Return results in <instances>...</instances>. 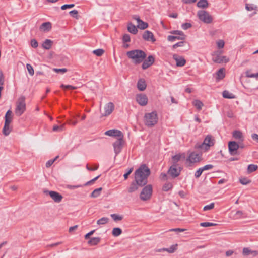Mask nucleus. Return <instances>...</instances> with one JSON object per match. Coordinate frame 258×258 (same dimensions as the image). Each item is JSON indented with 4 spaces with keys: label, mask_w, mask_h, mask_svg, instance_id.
Returning a JSON list of instances; mask_svg holds the SVG:
<instances>
[{
    "label": "nucleus",
    "mask_w": 258,
    "mask_h": 258,
    "mask_svg": "<svg viewBox=\"0 0 258 258\" xmlns=\"http://www.w3.org/2000/svg\"><path fill=\"white\" fill-rule=\"evenodd\" d=\"M150 173V169L146 165L143 164L135 172V181L140 187H143L147 184Z\"/></svg>",
    "instance_id": "f257e3e1"
},
{
    "label": "nucleus",
    "mask_w": 258,
    "mask_h": 258,
    "mask_svg": "<svg viewBox=\"0 0 258 258\" xmlns=\"http://www.w3.org/2000/svg\"><path fill=\"white\" fill-rule=\"evenodd\" d=\"M126 55L129 59L132 60L133 63L137 65L142 62L146 58L147 55L146 53L140 49H135L127 51Z\"/></svg>",
    "instance_id": "f03ea898"
},
{
    "label": "nucleus",
    "mask_w": 258,
    "mask_h": 258,
    "mask_svg": "<svg viewBox=\"0 0 258 258\" xmlns=\"http://www.w3.org/2000/svg\"><path fill=\"white\" fill-rule=\"evenodd\" d=\"M215 143V140L211 135H207L203 143H197L195 148L201 149L204 151L208 150L210 147L213 146Z\"/></svg>",
    "instance_id": "7ed1b4c3"
},
{
    "label": "nucleus",
    "mask_w": 258,
    "mask_h": 258,
    "mask_svg": "<svg viewBox=\"0 0 258 258\" xmlns=\"http://www.w3.org/2000/svg\"><path fill=\"white\" fill-rule=\"evenodd\" d=\"M158 115L156 111L147 113L144 117L145 124L148 127H153L158 122Z\"/></svg>",
    "instance_id": "20e7f679"
},
{
    "label": "nucleus",
    "mask_w": 258,
    "mask_h": 258,
    "mask_svg": "<svg viewBox=\"0 0 258 258\" xmlns=\"http://www.w3.org/2000/svg\"><path fill=\"white\" fill-rule=\"evenodd\" d=\"M26 110L25 97L20 96L17 102L15 109V114L18 116H20Z\"/></svg>",
    "instance_id": "39448f33"
},
{
    "label": "nucleus",
    "mask_w": 258,
    "mask_h": 258,
    "mask_svg": "<svg viewBox=\"0 0 258 258\" xmlns=\"http://www.w3.org/2000/svg\"><path fill=\"white\" fill-rule=\"evenodd\" d=\"M197 16L200 20L206 24H210L213 21V18L209 13L205 10H200L197 12Z\"/></svg>",
    "instance_id": "423d86ee"
},
{
    "label": "nucleus",
    "mask_w": 258,
    "mask_h": 258,
    "mask_svg": "<svg viewBox=\"0 0 258 258\" xmlns=\"http://www.w3.org/2000/svg\"><path fill=\"white\" fill-rule=\"evenodd\" d=\"M152 186L150 184L145 186L140 195V199L143 201H147L150 199L152 194Z\"/></svg>",
    "instance_id": "0eeeda50"
},
{
    "label": "nucleus",
    "mask_w": 258,
    "mask_h": 258,
    "mask_svg": "<svg viewBox=\"0 0 258 258\" xmlns=\"http://www.w3.org/2000/svg\"><path fill=\"white\" fill-rule=\"evenodd\" d=\"M222 51H215L212 54V60L217 63H221L222 62H228L229 60V58L226 56H221Z\"/></svg>",
    "instance_id": "6e6552de"
},
{
    "label": "nucleus",
    "mask_w": 258,
    "mask_h": 258,
    "mask_svg": "<svg viewBox=\"0 0 258 258\" xmlns=\"http://www.w3.org/2000/svg\"><path fill=\"white\" fill-rule=\"evenodd\" d=\"M180 167L177 164H173L168 171V173L172 177L175 178L178 176L180 173Z\"/></svg>",
    "instance_id": "1a4fd4ad"
},
{
    "label": "nucleus",
    "mask_w": 258,
    "mask_h": 258,
    "mask_svg": "<svg viewBox=\"0 0 258 258\" xmlns=\"http://www.w3.org/2000/svg\"><path fill=\"white\" fill-rule=\"evenodd\" d=\"M238 149L239 146L238 143L235 141H230L228 142V150L231 155L234 156L239 154Z\"/></svg>",
    "instance_id": "9d476101"
},
{
    "label": "nucleus",
    "mask_w": 258,
    "mask_h": 258,
    "mask_svg": "<svg viewBox=\"0 0 258 258\" xmlns=\"http://www.w3.org/2000/svg\"><path fill=\"white\" fill-rule=\"evenodd\" d=\"M124 144L123 138L117 139L116 141L113 143L114 151L116 155H117L121 151Z\"/></svg>",
    "instance_id": "9b49d317"
},
{
    "label": "nucleus",
    "mask_w": 258,
    "mask_h": 258,
    "mask_svg": "<svg viewBox=\"0 0 258 258\" xmlns=\"http://www.w3.org/2000/svg\"><path fill=\"white\" fill-rule=\"evenodd\" d=\"M201 156V154L192 152L186 159V161L189 162L190 164L199 162L202 159Z\"/></svg>",
    "instance_id": "f8f14e48"
},
{
    "label": "nucleus",
    "mask_w": 258,
    "mask_h": 258,
    "mask_svg": "<svg viewBox=\"0 0 258 258\" xmlns=\"http://www.w3.org/2000/svg\"><path fill=\"white\" fill-rule=\"evenodd\" d=\"M44 193L46 195H48L53 199V200L56 203H59L61 201L63 197L59 193L54 191H44Z\"/></svg>",
    "instance_id": "ddd939ff"
},
{
    "label": "nucleus",
    "mask_w": 258,
    "mask_h": 258,
    "mask_svg": "<svg viewBox=\"0 0 258 258\" xmlns=\"http://www.w3.org/2000/svg\"><path fill=\"white\" fill-rule=\"evenodd\" d=\"M105 135L110 137H114L117 139L123 138L124 136L122 133L118 130H110L105 132Z\"/></svg>",
    "instance_id": "4468645a"
},
{
    "label": "nucleus",
    "mask_w": 258,
    "mask_h": 258,
    "mask_svg": "<svg viewBox=\"0 0 258 258\" xmlns=\"http://www.w3.org/2000/svg\"><path fill=\"white\" fill-rule=\"evenodd\" d=\"M104 112L102 113V116H107L109 115L114 109V105L112 102H109L104 106Z\"/></svg>",
    "instance_id": "2eb2a0df"
},
{
    "label": "nucleus",
    "mask_w": 258,
    "mask_h": 258,
    "mask_svg": "<svg viewBox=\"0 0 258 258\" xmlns=\"http://www.w3.org/2000/svg\"><path fill=\"white\" fill-rule=\"evenodd\" d=\"M136 99L137 102L142 106H145L148 103L147 96L144 94H139L136 95Z\"/></svg>",
    "instance_id": "dca6fc26"
},
{
    "label": "nucleus",
    "mask_w": 258,
    "mask_h": 258,
    "mask_svg": "<svg viewBox=\"0 0 258 258\" xmlns=\"http://www.w3.org/2000/svg\"><path fill=\"white\" fill-rule=\"evenodd\" d=\"M155 61V58L152 55L149 56L147 59H145L143 61L142 68L143 70H146L152 66Z\"/></svg>",
    "instance_id": "f3484780"
},
{
    "label": "nucleus",
    "mask_w": 258,
    "mask_h": 258,
    "mask_svg": "<svg viewBox=\"0 0 258 258\" xmlns=\"http://www.w3.org/2000/svg\"><path fill=\"white\" fill-rule=\"evenodd\" d=\"M173 58L176 61V66L178 67H183L186 63L185 59L182 56L178 54H174L173 55Z\"/></svg>",
    "instance_id": "a211bd4d"
},
{
    "label": "nucleus",
    "mask_w": 258,
    "mask_h": 258,
    "mask_svg": "<svg viewBox=\"0 0 258 258\" xmlns=\"http://www.w3.org/2000/svg\"><path fill=\"white\" fill-rule=\"evenodd\" d=\"M143 38L146 41H151L153 42L156 41L153 33L148 30L144 32L143 35Z\"/></svg>",
    "instance_id": "6ab92c4d"
},
{
    "label": "nucleus",
    "mask_w": 258,
    "mask_h": 258,
    "mask_svg": "<svg viewBox=\"0 0 258 258\" xmlns=\"http://www.w3.org/2000/svg\"><path fill=\"white\" fill-rule=\"evenodd\" d=\"M232 136L234 139L238 140L239 141L243 142L244 141L243 136L242 132L240 131L236 130L233 131Z\"/></svg>",
    "instance_id": "aec40b11"
},
{
    "label": "nucleus",
    "mask_w": 258,
    "mask_h": 258,
    "mask_svg": "<svg viewBox=\"0 0 258 258\" xmlns=\"http://www.w3.org/2000/svg\"><path fill=\"white\" fill-rule=\"evenodd\" d=\"M147 87L145 80L143 79H140L137 82V88L141 91H144Z\"/></svg>",
    "instance_id": "412c9836"
},
{
    "label": "nucleus",
    "mask_w": 258,
    "mask_h": 258,
    "mask_svg": "<svg viewBox=\"0 0 258 258\" xmlns=\"http://www.w3.org/2000/svg\"><path fill=\"white\" fill-rule=\"evenodd\" d=\"M51 23L49 22H44L41 24L39 29L44 32L49 31L51 29Z\"/></svg>",
    "instance_id": "4be33fe9"
},
{
    "label": "nucleus",
    "mask_w": 258,
    "mask_h": 258,
    "mask_svg": "<svg viewBox=\"0 0 258 258\" xmlns=\"http://www.w3.org/2000/svg\"><path fill=\"white\" fill-rule=\"evenodd\" d=\"M185 158V154H177L172 157L173 164H177V162L181 160H184Z\"/></svg>",
    "instance_id": "5701e85b"
},
{
    "label": "nucleus",
    "mask_w": 258,
    "mask_h": 258,
    "mask_svg": "<svg viewBox=\"0 0 258 258\" xmlns=\"http://www.w3.org/2000/svg\"><path fill=\"white\" fill-rule=\"evenodd\" d=\"M139 187H140L139 185L135 181H134L130 184V187L128 188V192L129 193L135 192L138 189Z\"/></svg>",
    "instance_id": "b1692460"
},
{
    "label": "nucleus",
    "mask_w": 258,
    "mask_h": 258,
    "mask_svg": "<svg viewBox=\"0 0 258 258\" xmlns=\"http://www.w3.org/2000/svg\"><path fill=\"white\" fill-rule=\"evenodd\" d=\"M53 41L50 39H46L43 43L42 47L46 50L50 49L52 45Z\"/></svg>",
    "instance_id": "393cba45"
},
{
    "label": "nucleus",
    "mask_w": 258,
    "mask_h": 258,
    "mask_svg": "<svg viewBox=\"0 0 258 258\" xmlns=\"http://www.w3.org/2000/svg\"><path fill=\"white\" fill-rule=\"evenodd\" d=\"M209 4L207 0H200L197 4L198 8L205 9L208 7Z\"/></svg>",
    "instance_id": "a878e982"
},
{
    "label": "nucleus",
    "mask_w": 258,
    "mask_h": 258,
    "mask_svg": "<svg viewBox=\"0 0 258 258\" xmlns=\"http://www.w3.org/2000/svg\"><path fill=\"white\" fill-rule=\"evenodd\" d=\"M127 30L130 33L133 34H136L138 32V29L132 23L128 24Z\"/></svg>",
    "instance_id": "bb28decb"
},
{
    "label": "nucleus",
    "mask_w": 258,
    "mask_h": 258,
    "mask_svg": "<svg viewBox=\"0 0 258 258\" xmlns=\"http://www.w3.org/2000/svg\"><path fill=\"white\" fill-rule=\"evenodd\" d=\"M100 237H93L91 238L88 241V244L90 245H96L98 244L100 241Z\"/></svg>",
    "instance_id": "cd10ccee"
},
{
    "label": "nucleus",
    "mask_w": 258,
    "mask_h": 258,
    "mask_svg": "<svg viewBox=\"0 0 258 258\" xmlns=\"http://www.w3.org/2000/svg\"><path fill=\"white\" fill-rule=\"evenodd\" d=\"M223 97L225 98L234 99L235 98V96L232 93L229 92L228 91L225 90L222 93Z\"/></svg>",
    "instance_id": "c85d7f7f"
},
{
    "label": "nucleus",
    "mask_w": 258,
    "mask_h": 258,
    "mask_svg": "<svg viewBox=\"0 0 258 258\" xmlns=\"http://www.w3.org/2000/svg\"><path fill=\"white\" fill-rule=\"evenodd\" d=\"M184 37L183 36H173V35H169L167 37V40L169 41L173 42L176 40H184Z\"/></svg>",
    "instance_id": "c756f323"
},
{
    "label": "nucleus",
    "mask_w": 258,
    "mask_h": 258,
    "mask_svg": "<svg viewBox=\"0 0 258 258\" xmlns=\"http://www.w3.org/2000/svg\"><path fill=\"white\" fill-rule=\"evenodd\" d=\"M102 190V187H100L97 189H95L91 193L90 197L92 198H96L98 197L101 193V191Z\"/></svg>",
    "instance_id": "7c9ffc66"
},
{
    "label": "nucleus",
    "mask_w": 258,
    "mask_h": 258,
    "mask_svg": "<svg viewBox=\"0 0 258 258\" xmlns=\"http://www.w3.org/2000/svg\"><path fill=\"white\" fill-rule=\"evenodd\" d=\"M177 244L172 245L169 248H163L162 250L167 251L170 253H172L177 249Z\"/></svg>",
    "instance_id": "2f4dec72"
},
{
    "label": "nucleus",
    "mask_w": 258,
    "mask_h": 258,
    "mask_svg": "<svg viewBox=\"0 0 258 258\" xmlns=\"http://www.w3.org/2000/svg\"><path fill=\"white\" fill-rule=\"evenodd\" d=\"M122 233V230L120 228H114L112 231V234L115 236L117 237Z\"/></svg>",
    "instance_id": "473e14b6"
},
{
    "label": "nucleus",
    "mask_w": 258,
    "mask_h": 258,
    "mask_svg": "<svg viewBox=\"0 0 258 258\" xmlns=\"http://www.w3.org/2000/svg\"><path fill=\"white\" fill-rule=\"evenodd\" d=\"M194 105L198 109L201 110L203 106V103L199 100H195L193 101Z\"/></svg>",
    "instance_id": "72a5a7b5"
},
{
    "label": "nucleus",
    "mask_w": 258,
    "mask_h": 258,
    "mask_svg": "<svg viewBox=\"0 0 258 258\" xmlns=\"http://www.w3.org/2000/svg\"><path fill=\"white\" fill-rule=\"evenodd\" d=\"M258 168V166L254 164H250L248 165L247 168V172L248 173H251L255 171H256Z\"/></svg>",
    "instance_id": "f704fd0d"
},
{
    "label": "nucleus",
    "mask_w": 258,
    "mask_h": 258,
    "mask_svg": "<svg viewBox=\"0 0 258 258\" xmlns=\"http://www.w3.org/2000/svg\"><path fill=\"white\" fill-rule=\"evenodd\" d=\"M11 131V129L9 125H4V126L3 129V133L5 136H8L10 134Z\"/></svg>",
    "instance_id": "c9c22d12"
},
{
    "label": "nucleus",
    "mask_w": 258,
    "mask_h": 258,
    "mask_svg": "<svg viewBox=\"0 0 258 258\" xmlns=\"http://www.w3.org/2000/svg\"><path fill=\"white\" fill-rule=\"evenodd\" d=\"M109 221V219L107 217H102L97 221L98 225H104L107 223Z\"/></svg>",
    "instance_id": "e433bc0d"
},
{
    "label": "nucleus",
    "mask_w": 258,
    "mask_h": 258,
    "mask_svg": "<svg viewBox=\"0 0 258 258\" xmlns=\"http://www.w3.org/2000/svg\"><path fill=\"white\" fill-rule=\"evenodd\" d=\"M148 26V23L143 22V21H140V22L138 23V27L141 29H145Z\"/></svg>",
    "instance_id": "4c0bfd02"
},
{
    "label": "nucleus",
    "mask_w": 258,
    "mask_h": 258,
    "mask_svg": "<svg viewBox=\"0 0 258 258\" xmlns=\"http://www.w3.org/2000/svg\"><path fill=\"white\" fill-rule=\"evenodd\" d=\"M224 69L223 68L220 69L217 72V75L219 79H223L225 77Z\"/></svg>",
    "instance_id": "58836bf2"
},
{
    "label": "nucleus",
    "mask_w": 258,
    "mask_h": 258,
    "mask_svg": "<svg viewBox=\"0 0 258 258\" xmlns=\"http://www.w3.org/2000/svg\"><path fill=\"white\" fill-rule=\"evenodd\" d=\"M239 182L242 185H247L251 182V180L246 177H241L239 179Z\"/></svg>",
    "instance_id": "ea45409f"
},
{
    "label": "nucleus",
    "mask_w": 258,
    "mask_h": 258,
    "mask_svg": "<svg viewBox=\"0 0 258 258\" xmlns=\"http://www.w3.org/2000/svg\"><path fill=\"white\" fill-rule=\"evenodd\" d=\"M104 53V50L103 49H97L93 51V53L97 56H101Z\"/></svg>",
    "instance_id": "a19ab883"
},
{
    "label": "nucleus",
    "mask_w": 258,
    "mask_h": 258,
    "mask_svg": "<svg viewBox=\"0 0 258 258\" xmlns=\"http://www.w3.org/2000/svg\"><path fill=\"white\" fill-rule=\"evenodd\" d=\"M111 218L113 219L114 221H120L123 219V216L121 215H119L116 214H111Z\"/></svg>",
    "instance_id": "79ce46f5"
},
{
    "label": "nucleus",
    "mask_w": 258,
    "mask_h": 258,
    "mask_svg": "<svg viewBox=\"0 0 258 258\" xmlns=\"http://www.w3.org/2000/svg\"><path fill=\"white\" fill-rule=\"evenodd\" d=\"M170 33L174 35H178V36H183L184 39H185L186 35L184 34V33L179 30H173L170 32Z\"/></svg>",
    "instance_id": "37998d69"
},
{
    "label": "nucleus",
    "mask_w": 258,
    "mask_h": 258,
    "mask_svg": "<svg viewBox=\"0 0 258 258\" xmlns=\"http://www.w3.org/2000/svg\"><path fill=\"white\" fill-rule=\"evenodd\" d=\"M200 226L202 227H210V226H215L217 225V224L210 222H202L200 223Z\"/></svg>",
    "instance_id": "c03bdc74"
},
{
    "label": "nucleus",
    "mask_w": 258,
    "mask_h": 258,
    "mask_svg": "<svg viewBox=\"0 0 258 258\" xmlns=\"http://www.w3.org/2000/svg\"><path fill=\"white\" fill-rule=\"evenodd\" d=\"M65 126V124H63L61 125L60 126L58 125H54L53 127V131L54 132H57V131H62L64 130Z\"/></svg>",
    "instance_id": "a18cd8bd"
},
{
    "label": "nucleus",
    "mask_w": 258,
    "mask_h": 258,
    "mask_svg": "<svg viewBox=\"0 0 258 258\" xmlns=\"http://www.w3.org/2000/svg\"><path fill=\"white\" fill-rule=\"evenodd\" d=\"M173 186L171 183H166L163 186V190L167 191L172 188Z\"/></svg>",
    "instance_id": "49530a36"
},
{
    "label": "nucleus",
    "mask_w": 258,
    "mask_h": 258,
    "mask_svg": "<svg viewBox=\"0 0 258 258\" xmlns=\"http://www.w3.org/2000/svg\"><path fill=\"white\" fill-rule=\"evenodd\" d=\"M245 8L247 11H250L255 10L257 8V7L255 5H254V4H246Z\"/></svg>",
    "instance_id": "de8ad7c7"
},
{
    "label": "nucleus",
    "mask_w": 258,
    "mask_h": 258,
    "mask_svg": "<svg viewBox=\"0 0 258 258\" xmlns=\"http://www.w3.org/2000/svg\"><path fill=\"white\" fill-rule=\"evenodd\" d=\"M26 68H27V69L29 74L31 76H33L34 74V71L32 66L31 64L27 63L26 64Z\"/></svg>",
    "instance_id": "09e8293b"
},
{
    "label": "nucleus",
    "mask_w": 258,
    "mask_h": 258,
    "mask_svg": "<svg viewBox=\"0 0 258 258\" xmlns=\"http://www.w3.org/2000/svg\"><path fill=\"white\" fill-rule=\"evenodd\" d=\"M60 87L64 89H72V90L76 89L77 88V87L76 86H72L70 85H66L64 84H61V85L60 86Z\"/></svg>",
    "instance_id": "8fccbe9b"
},
{
    "label": "nucleus",
    "mask_w": 258,
    "mask_h": 258,
    "mask_svg": "<svg viewBox=\"0 0 258 258\" xmlns=\"http://www.w3.org/2000/svg\"><path fill=\"white\" fill-rule=\"evenodd\" d=\"M215 204L214 203H211L210 204L206 205L204 207L203 210L204 211H207L213 209L214 207Z\"/></svg>",
    "instance_id": "3c124183"
},
{
    "label": "nucleus",
    "mask_w": 258,
    "mask_h": 258,
    "mask_svg": "<svg viewBox=\"0 0 258 258\" xmlns=\"http://www.w3.org/2000/svg\"><path fill=\"white\" fill-rule=\"evenodd\" d=\"M5 82V77L3 72L0 70V86H3Z\"/></svg>",
    "instance_id": "603ef678"
},
{
    "label": "nucleus",
    "mask_w": 258,
    "mask_h": 258,
    "mask_svg": "<svg viewBox=\"0 0 258 258\" xmlns=\"http://www.w3.org/2000/svg\"><path fill=\"white\" fill-rule=\"evenodd\" d=\"M252 250L249 249L248 248H244L243 249L242 253L244 255H248L251 254Z\"/></svg>",
    "instance_id": "864d4df0"
},
{
    "label": "nucleus",
    "mask_w": 258,
    "mask_h": 258,
    "mask_svg": "<svg viewBox=\"0 0 258 258\" xmlns=\"http://www.w3.org/2000/svg\"><path fill=\"white\" fill-rule=\"evenodd\" d=\"M203 172V170H202V168H200L196 172L195 174V176L196 178H198L200 177L201 174H202Z\"/></svg>",
    "instance_id": "5fc2aeb1"
},
{
    "label": "nucleus",
    "mask_w": 258,
    "mask_h": 258,
    "mask_svg": "<svg viewBox=\"0 0 258 258\" xmlns=\"http://www.w3.org/2000/svg\"><path fill=\"white\" fill-rule=\"evenodd\" d=\"M75 6L74 4H65L61 7V9L62 10H64L68 8H72Z\"/></svg>",
    "instance_id": "6e6d98bb"
},
{
    "label": "nucleus",
    "mask_w": 258,
    "mask_h": 258,
    "mask_svg": "<svg viewBox=\"0 0 258 258\" xmlns=\"http://www.w3.org/2000/svg\"><path fill=\"white\" fill-rule=\"evenodd\" d=\"M98 167H99V165H98V164H95L94 165V167H93V168L89 167L88 164H87V165H86V168L89 171L96 170L97 169H98Z\"/></svg>",
    "instance_id": "4d7b16f0"
},
{
    "label": "nucleus",
    "mask_w": 258,
    "mask_h": 258,
    "mask_svg": "<svg viewBox=\"0 0 258 258\" xmlns=\"http://www.w3.org/2000/svg\"><path fill=\"white\" fill-rule=\"evenodd\" d=\"M192 26L191 24L189 23H184L182 25V28L184 30H187Z\"/></svg>",
    "instance_id": "13d9d810"
},
{
    "label": "nucleus",
    "mask_w": 258,
    "mask_h": 258,
    "mask_svg": "<svg viewBox=\"0 0 258 258\" xmlns=\"http://www.w3.org/2000/svg\"><path fill=\"white\" fill-rule=\"evenodd\" d=\"M122 40L124 42H129L131 40L130 35L127 34H124Z\"/></svg>",
    "instance_id": "bf43d9fd"
},
{
    "label": "nucleus",
    "mask_w": 258,
    "mask_h": 258,
    "mask_svg": "<svg viewBox=\"0 0 258 258\" xmlns=\"http://www.w3.org/2000/svg\"><path fill=\"white\" fill-rule=\"evenodd\" d=\"M53 71L58 73H64L67 71V69L66 68H62V69L54 68Z\"/></svg>",
    "instance_id": "052dcab7"
},
{
    "label": "nucleus",
    "mask_w": 258,
    "mask_h": 258,
    "mask_svg": "<svg viewBox=\"0 0 258 258\" xmlns=\"http://www.w3.org/2000/svg\"><path fill=\"white\" fill-rule=\"evenodd\" d=\"M184 42L183 41H180L178 43H176V44H174L172 46L173 49H176L178 47H182L183 46Z\"/></svg>",
    "instance_id": "680f3d73"
},
{
    "label": "nucleus",
    "mask_w": 258,
    "mask_h": 258,
    "mask_svg": "<svg viewBox=\"0 0 258 258\" xmlns=\"http://www.w3.org/2000/svg\"><path fill=\"white\" fill-rule=\"evenodd\" d=\"M31 45L33 48H37L38 46V44L37 41L35 39H33L31 41Z\"/></svg>",
    "instance_id": "e2e57ef3"
},
{
    "label": "nucleus",
    "mask_w": 258,
    "mask_h": 258,
    "mask_svg": "<svg viewBox=\"0 0 258 258\" xmlns=\"http://www.w3.org/2000/svg\"><path fill=\"white\" fill-rule=\"evenodd\" d=\"M133 171V168H130L123 175L124 179H127L128 175L132 172Z\"/></svg>",
    "instance_id": "0e129e2a"
},
{
    "label": "nucleus",
    "mask_w": 258,
    "mask_h": 258,
    "mask_svg": "<svg viewBox=\"0 0 258 258\" xmlns=\"http://www.w3.org/2000/svg\"><path fill=\"white\" fill-rule=\"evenodd\" d=\"M213 167V166L211 164H208V165H206L204 166H203V167H201L202 170L204 171H205V170H210L211 169H212Z\"/></svg>",
    "instance_id": "69168bd1"
},
{
    "label": "nucleus",
    "mask_w": 258,
    "mask_h": 258,
    "mask_svg": "<svg viewBox=\"0 0 258 258\" xmlns=\"http://www.w3.org/2000/svg\"><path fill=\"white\" fill-rule=\"evenodd\" d=\"M100 176V175L97 176L95 178H93V179L91 180L90 181L87 182L85 185H89L92 183H93L96 180H97Z\"/></svg>",
    "instance_id": "338daca9"
},
{
    "label": "nucleus",
    "mask_w": 258,
    "mask_h": 258,
    "mask_svg": "<svg viewBox=\"0 0 258 258\" xmlns=\"http://www.w3.org/2000/svg\"><path fill=\"white\" fill-rule=\"evenodd\" d=\"M70 14L74 18H77L78 12L77 10H74L69 12Z\"/></svg>",
    "instance_id": "774afa93"
}]
</instances>
